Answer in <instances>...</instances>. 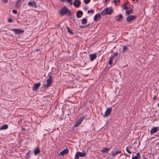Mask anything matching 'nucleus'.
<instances>
[{
  "mask_svg": "<svg viewBox=\"0 0 159 159\" xmlns=\"http://www.w3.org/2000/svg\"><path fill=\"white\" fill-rule=\"evenodd\" d=\"M77 154L79 157H84L86 156L85 153H82L80 152H77L76 153Z\"/></svg>",
  "mask_w": 159,
  "mask_h": 159,
  "instance_id": "obj_15",
  "label": "nucleus"
},
{
  "mask_svg": "<svg viewBox=\"0 0 159 159\" xmlns=\"http://www.w3.org/2000/svg\"><path fill=\"white\" fill-rule=\"evenodd\" d=\"M34 86L33 87V90L36 91L41 85V84L40 83H38L37 84H34Z\"/></svg>",
  "mask_w": 159,
  "mask_h": 159,
  "instance_id": "obj_9",
  "label": "nucleus"
},
{
  "mask_svg": "<svg viewBox=\"0 0 159 159\" xmlns=\"http://www.w3.org/2000/svg\"><path fill=\"white\" fill-rule=\"evenodd\" d=\"M157 106H158V107H159V103L158 104H157Z\"/></svg>",
  "mask_w": 159,
  "mask_h": 159,
  "instance_id": "obj_47",
  "label": "nucleus"
},
{
  "mask_svg": "<svg viewBox=\"0 0 159 159\" xmlns=\"http://www.w3.org/2000/svg\"><path fill=\"white\" fill-rule=\"evenodd\" d=\"M7 21L8 22L11 23L12 22L13 20L11 18H10L8 19Z\"/></svg>",
  "mask_w": 159,
  "mask_h": 159,
  "instance_id": "obj_35",
  "label": "nucleus"
},
{
  "mask_svg": "<svg viewBox=\"0 0 159 159\" xmlns=\"http://www.w3.org/2000/svg\"><path fill=\"white\" fill-rule=\"evenodd\" d=\"M112 111V108L111 107H108L106 109L104 114L103 115L104 117H106L109 116L111 114Z\"/></svg>",
  "mask_w": 159,
  "mask_h": 159,
  "instance_id": "obj_4",
  "label": "nucleus"
},
{
  "mask_svg": "<svg viewBox=\"0 0 159 159\" xmlns=\"http://www.w3.org/2000/svg\"><path fill=\"white\" fill-rule=\"evenodd\" d=\"M79 157L78 156V155L76 154L74 159H79Z\"/></svg>",
  "mask_w": 159,
  "mask_h": 159,
  "instance_id": "obj_39",
  "label": "nucleus"
},
{
  "mask_svg": "<svg viewBox=\"0 0 159 159\" xmlns=\"http://www.w3.org/2000/svg\"><path fill=\"white\" fill-rule=\"evenodd\" d=\"M12 12L15 14H16L17 13V11L16 10H13L12 11Z\"/></svg>",
  "mask_w": 159,
  "mask_h": 159,
  "instance_id": "obj_36",
  "label": "nucleus"
},
{
  "mask_svg": "<svg viewBox=\"0 0 159 159\" xmlns=\"http://www.w3.org/2000/svg\"><path fill=\"white\" fill-rule=\"evenodd\" d=\"M123 18V16L121 14H120L116 17V20L117 21H119L121 19Z\"/></svg>",
  "mask_w": 159,
  "mask_h": 159,
  "instance_id": "obj_21",
  "label": "nucleus"
},
{
  "mask_svg": "<svg viewBox=\"0 0 159 159\" xmlns=\"http://www.w3.org/2000/svg\"><path fill=\"white\" fill-rule=\"evenodd\" d=\"M117 1V0H114L113 2L114 3H116Z\"/></svg>",
  "mask_w": 159,
  "mask_h": 159,
  "instance_id": "obj_42",
  "label": "nucleus"
},
{
  "mask_svg": "<svg viewBox=\"0 0 159 159\" xmlns=\"http://www.w3.org/2000/svg\"><path fill=\"white\" fill-rule=\"evenodd\" d=\"M83 13L82 11H78L76 12V16L78 18H80V16H79V15H81V16H82L83 15Z\"/></svg>",
  "mask_w": 159,
  "mask_h": 159,
  "instance_id": "obj_19",
  "label": "nucleus"
},
{
  "mask_svg": "<svg viewBox=\"0 0 159 159\" xmlns=\"http://www.w3.org/2000/svg\"><path fill=\"white\" fill-rule=\"evenodd\" d=\"M101 18V16L100 15L96 14L94 17V20L95 21H97L98 20V19H99Z\"/></svg>",
  "mask_w": 159,
  "mask_h": 159,
  "instance_id": "obj_20",
  "label": "nucleus"
},
{
  "mask_svg": "<svg viewBox=\"0 0 159 159\" xmlns=\"http://www.w3.org/2000/svg\"><path fill=\"white\" fill-rule=\"evenodd\" d=\"M143 159H147V158L145 157H143Z\"/></svg>",
  "mask_w": 159,
  "mask_h": 159,
  "instance_id": "obj_46",
  "label": "nucleus"
},
{
  "mask_svg": "<svg viewBox=\"0 0 159 159\" xmlns=\"http://www.w3.org/2000/svg\"><path fill=\"white\" fill-rule=\"evenodd\" d=\"M132 11V10L131 9L129 10L126 11V12L127 15H129L131 13Z\"/></svg>",
  "mask_w": 159,
  "mask_h": 159,
  "instance_id": "obj_30",
  "label": "nucleus"
},
{
  "mask_svg": "<svg viewBox=\"0 0 159 159\" xmlns=\"http://www.w3.org/2000/svg\"><path fill=\"white\" fill-rule=\"evenodd\" d=\"M115 3V5H117V4H116V3Z\"/></svg>",
  "mask_w": 159,
  "mask_h": 159,
  "instance_id": "obj_49",
  "label": "nucleus"
},
{
  "mask_svg": "<svg viewBox=\"0 0 159 159\" xmlns=\"http://www.w3.org/2000/svg\"><path fill=\"white\" fill-rule=\"evenodd\" d=\"M156 96H155L153 97V100H156Z\"/></svg>",
  "mask_w": 159,
  "mask_h": 159,
  "instance_id": "obj_40",
  "label": "nucleus"
},
{
  "mask_svg": "<svg viewBox=\"0 0 159 159\" xmlns=\"http://www.w3.org/2000/svg\"><path fill=\"white\" fill-rule=\"evenodd\" d=\"M67 31L70 34H73V32L72 31H71L70 28L69 27H67L66 28Z\"/></svg>",
  "mask_w": 159,
  "mask_h": 159,
  "instance_id": "obj_28",
  "label": "nucleus"
},
{
  "mask_svg": "<svg viewBox=\"0 0 159 159\" xmlns=\"http://www.w3.org/2000/svg\"><path fill=\"white\" fill-rule=\"evenodd\" d=\"M84 118V116H82L81 117L79 120L75 123V127H77L81 123Z\"/></svg>",
  "mask_w": 159,
  "mask_h": 159,
  "instance_id": "obj_6",
  "label": "nucleus"
},
{
  "mask_svg": "<svg viewBox=\"0 0 159 159\" xmlns=\"http://www.w3.org/2000/svg\"><path fill=\"white\" fill-rule=\"evenodd\" d=\"M123 8L124 9L127 10L128 9V7L127 6L126 4L125 3H124L123 5Z\"/></svg>",
  "mask_w": 159,
  "mask_h": 159,
  "instance_id": "obj_26",
  "label": "nucleus"
},
{
  "mask_svg": "<svg viewBox=\"0 0 159 159\" xmlns=\"http://www.w3.org/2000/svg\"><path fill=\"white\" fill-rule=\"evenodd\" d=\"M81 4V2L79 0H75L74 2V6L77 7H79Z\"/></svg>",
  "mask_w": 159,
  "mask_h": 159,
  "instance_id": "obj_11",
  "label": "nucleus"
},
{
  "mask_svg": "<svg viewBox=\"0 0 159 159\" xmlns=\"http://www.w3.org/2000/svg\"><path fill=\"white\" fill-rule=\"evenodd\" d=\"M158 134H159V132L158 133Z\"/></svg>",
  "mask_w": 159,
  "mask_h": 159,
  "instance_id": "obj_50",
  "label": "nucleus"
},
{
  "mask_svg": "<svg viewBox=\"0 0 159 159\" xmlns=\"http://www.w3.org/2000/svg\"><path fill=\"white\" fill-rule=\"evenodd\" d=\"M85 27V26H80V27L81 28H83Z\"/></svg>",
  "mask_w": 159,
  "mask_h": 159,
  "instance_id": "obj_41",
  "label": "nucleus"
},
{
  "mask_svg": "<svg viewBox=\"0 0 159 159\" xmlns=\"http://www.w3.org/2000/svg\"><path fill=\"white\" fill-rule=\"evenodd\" d=\"M131 148L130 146H128V147H126V151L129 154H131V152L129 151V149Z\"/></svg>",
  "mask_w": 159,
  "mask_h": 159,
  "instance_id": "obj_27",
  "label": "nucleus"
},
{
  "mask_svg": "<svg viewBox=\"0 0 159 159\" xmlns=\"http://www.w3.org/2000/svg\"><path fill=\"white\" fill-rule=\"evenodd\" d=\"M90 12H91V13H94V11L93 10V9H92L90 10H88L87 11V13H89Z\"/></svg>",
  "mask_w": 159,
  "mask_h": 159,
  "instance_id": "obj_34",
  "label": "nucleus"
},
{
  "mask_svg": "<svg viewBox=\"0 0 159 159\" xmlns=\"http://www.w3.org/2000/svg\"><path fill=\"white\" fill-rule=\"evenodd\" d=\"M90 0H84V2L85 3L88 4L90 2Z\"/></svg>",
  "mask_w": 159,
  "mask_h": 159,
  "instance_id": "obj_33",
  "label": "nucleus"
},
{
  "mask_svg": "<svg viewBox=\"0 0 159 159\" xmlns=\"http://www.w3.org/2000/svg\"><path fill=\"white\" fill-rule=\"evenodd\" d=\"M8 126L7 125L5 124L0 128V130L6 129L8 128Z\"/></svg>",
  "mask_w": 159,
  "mask_h": 159,
  "instance_id": "obj_22",
  "label": "nucleus"
},
{
  "mask_svg": "<svg viewBox=\"0 0 159 159\" xmlns=\"http://www.w3.org/2000/svg\"><path fill=\"white\" fill-rule=\"evenodd\" d=\"M21 3V0H19L16 2L15 6L16 8H19L20 7V5Z\"/></svg>",
  "mask_w": 159,
  "mask_h": 159,
  "instance_id": "obj_17",
  "label": "nucleus"
},
{
  "mask_svg": "<svg viewBox=\"0 0 159 159\" xmlns=\"http://www.w3.org/2000/svg\"><path fill=\"white\" fill-rule=\"evenodd\" d=\"M46 82L47 84L45 85V87L47 88L50 87L52 85V77L51 75L49 76L48 79L47 80Z\"/></svg>",
  "mask_w": 159,
  "mask_h": 159,
  "instance_id": "obj_3",
  "label": "nucleus"
},
{
  "mask_svg": "<svg viewBox=\"0 0 159 159\" xmlns=\"http://www.w3.org/2000/svg\"><path fill=\"white\" fill-rule=\"evenodd\" d=\"M2 1L4 3H7L8 1V0H2Z\"/></svg>",
  "mask_w": 159,
  "mask_h": 159,
  "instance_id": "obj_37",
  "label": "nucleus"
},
{
  "mask_svg": "<svg viewBox=\"0 0 159 159\" xmlns=\"http://www.w3.org/2000/svg\"><path fill=\"white\" fill-rule=\"evenodd\" d=\"M11 30L13 31L16 34H22L24 32V31L23 30L19 29H12Z\"/></svg>",
  "mask_w": 159,
  "mask_h": 159,
  "instance_id": "obj_5",
  "label": "nucleus"
},
{
  "mask_svg": "<svg viewBox=\"0 0 159 159\" xmlns=\"http://www.w3.org/2000/svg\"><path fill=\"white\" fill-rule=\"evenodd\" d=\"M159 128L157 127H153L151 129L150 131V134L151 135L157 132Z\"/></svg>",
  "mask_w": 159,
  "mask_h": 159,
  "instance_id": "obj_8",
  "label": "nucleus"
},
{
  "mask_svg": "<svg viewBox=\"0 0 159 159\" xmlns=\"http://www.w3.org/2000/svg\"><path fill=\"white\" fill-rule=\"evenodd\" d=\"M136 16L135 15L129 16L127 17L126 20L128 22H130L136 18Z\"/></svg>",
  "mask_w": 159,
  "mask_h": 159,
  "instance_id": "obj_7",
  "label": "nucleus"
},
{
  "mask_svg": "<svg viewBox=\"0 0 159 159\" xmlns=\"http://www.w3.org/2000/svg\"><path fill=\"white\" fill-rule=\"evenodd\" d=\"M90 60L91 61H93L97 57L96 54L95 53L89 55Z\"/></svg>",
  "mask_w": 159,
  "mask_h": 159,
  "instance_id": "obj_14",
  "label": "nucleus"
},
{
  "mask_svg": "<svg viewBox=\"0 0 159 159\" xmlns=\"http://www.w3.org/2000/svg\"><path fill=\"white\" fill-rule=\"evenodd\" d=\"M128 50V48H127V47L126 46H124L123 47V52H125V51H127Z\"/></svg>",
  "mask_w": 159,
  "mask_h": 159,
  "instance_id": "obj_29",
  "label": "nucleus"
},
{
  "mask_svg": "<svg viewBox=\"0 0 159 159\" xmlns=\"http://www.w3.org/2000/svg\"><path fill=\"white\" fill-rule=\"evenodd\" d=\"M121 151L120 150H117V151L115 152L114 153H113L112 154V155L113 156H114L115 155H116L117 154H118L119 153H121Z\"/></svg>",
  "mask_w": 159,
  "mask_h": 159,
  "instance_id": "obj_24",
  "label": "nucleus"
},
{
  "mask_svg": "<svg viewBox=\"0 0 159 159\" xmlns=\"http://www.w3.org/2000/svg\"><path fill=\"white\" fill-rule=\"evenodd\" d=\"M61 0L62 1H66V0Z\"/></svg>",
  "mask_w": 159,
  "mask_h": 159,
  "instance_id": "obj_48",
  "label": "nucleus"
},
{
  "mask_svg": "<svg viewBox=\"0 0 159 159\" xmlns=\"http://www.w3.org/2000/svg\"><path fill=\"white\" fill-rule=\"evenodd\" d=\"M87 22V20L86 18H83L82 20V24L83 25L85 24Z\"/></svg>",
  "mask_w": 159,
  "mask_h": 159,
  "instance_id": "obj_25",
  "label": "nucleus"
},
{
  "mask_svg": "<svg viewBox=\"0 0 159 159\" xmlns=\"http://www.w3.org/2000/svg\"><path fill=\"white\" fill-rule=\"evenodd\" d=\"M117 2L118 3H119L120 2V0H117Z\"/></svg>",
  "mask_w": 159,
  "mask_h": 159,
  "instance_id": "obj_43",
  "label": "nucleus"
},
{
  "mask_svg": "<svg viewBox=\"0 0 159 159\" xmlns=\"http://www.w3.org/2000/svg\"><path fill=\"white\" fill-rule=\"evenodd\" d=\"M59 13L61 15H64L66 14L68 16H70L71 15V11L66 7H63L60 11Z\"/></svg>",
  "mask_w": 159,
  "mask_h": 159,
  "instance_id": "obj_1",
  "label": "nucleus"
},
{
  "mask_svg": "<svg viewBox=\"0 0 159 159\" xmlns=\"http://www.w3.org/2000/svg\"><path fill=\"white\" fill-rule=\"evenodd\" d=\"M30 156V151L26 155L25 157L27 158H29Z\"/></svg>",
  "mask_w": 159,
  "mask_h": 159,
  "instance_id": "obj_31",
  "label": "nucleus"
},
{
  "mask_svg": "<svg viewBox=\"0 0 159 159\" xmlns=\"http://www.w3.org/2000/svg\"><path fill=\"white\" fill-rule=\"evenodd\" d=\"M118 52H116L114 53V55L113 56H111L112 57H114V58H116V57H117V56L118 55Z\"/></svg>",
  "mask_w": 159,
  "mask_h": 159,
  "instance_id": "obj_32",
  "label": "nucleus"
},
{
  "mask_svg": "<svg viewBox=\"0 0 159 159\" xmlns=\"http://www.w3.org/2000/svg\"><path fill=\"white\" fill-rule=\"evenodd\" d=\"M28 5L29 6L32 7H34L35 8L37 7V5H36L35 2L34 1H33V2H28Z\"/></svg>",
  "mask_w": 159,
  "mask_h": 159,
  "instance_id": "obj_12",
  "label": "nucleus"
},
{
  "mask_svg": "<svg viewBox=\"0 0 159 159\" xmlns=\"http://www.w3.org/2000/svg\"><path fill=\"white\" fill-rule=\"evenodd\" d=\"M114 57H112L111 56L109 58V61H108V63L110 65H111L112 64V61L114 59Z\"/></svg>",
  "mask_w": 159,
  "mask_h": 159,
  "instance_id": "obj_23",
  "label": "nucleus"
},
{
  "mask_svg": "<svg viewBox=\"0 0 159 159\" xmlns=\"http://www.w3.org/2000/svg\"><path fill=\"white\" fill-rule=\"evenodd\" d=\"M89 25H90V24H89V25H86V26H85V27H86L88 26H89Z\"/></svg>",
  "mask_w": 159,
  "mask_h": 159,
  "instance_id": "obj_44",
  "label": "nucleus"
},
{
  "mask_svg": "<svg viewBox=\"0 0 159 159\" xmlns=\"http://www.w3.org/2000/svg\"><path fill=\"white\" fill-rule=\"evenodd\" d=\"M66 1L68 2H70V4L71 5L72 4V3L71 2L72 0H66Z\"/></svg>",
  "mask_w": 159,
  "mask_h": 159,
  "instance_id": "obj_38",
  "label": "nucleus"
},
{
  "mask_svg": "<svg viewBox=\"0 0 159 159\" xmlns=\"http://www.w3.org/2000/svg\"><path fill=\"white\" fill-rule=\"evenodd\" d=\"M113 11L112 9H110L109 8H107L104 9L103 11L101 12V14L102 16L110 14Z\"/></svg>",
  "mask_w": 159,
  "mask_h": 159,
  "instance_id": "obj_2",
  "label": "nucleus"
},
{
  "mask_svg": "<svg viewBox=\"0 0 159 159\" xmlns=\"http://www.w3.org/2000/svg\"><path fill=\"white\" fill-rule=\"evenodd\" d=\"M110 148H104L101 151L102 153H107L110 150Z\"/></svg>",
  "mask_w": 159,
  "mask_h": 159,
  "instance_id": "obj_16",
  "label": "nucleus"
},
{
  "mask_svg": "<svg viewBox=\"0 0 159 159\" xmlns=\"http://www.w3.org/2000/svg\"><path fill=\"white\" fill-rule=\"evenodd\" d=\"M109 0H105V2H107Z\"/></svg>",
  "mask_w": 159,
  "mask_h": 159,
  "instance_id": "obj_45",
  "label": "nucleus"
},
{
  "mask_svg": "<svg viewBox=\"0 0 159 159\" xmlns=\"http://www.w3.org/2000/svg\"><path fill=\"white\" fill-rule=\"evenodd\" d=\"M140 158V154L139 153H137L136 155L132 157V159H139Z\"/></svg>",
  "mask_w": 159,
  "mask_h": 159,
  "instance_id": "obj_18",
  "label": "nucleus"
},
{
  "mask_svg": "<svg viewBox=\"0 0 159 159\" xmlns=\"http://www.w3.org/2000/svg\"><path fill=\"white\" fill-rule=\"evenodd\" d=\"M40 151L39 146H38L34 150V153L35 155H37L38 154L40 153Z\"/></svg>",
  "mask_w": 159,
  "mask_h": 159,
  "instance_id": "obj_10",
  "label": "nucleus"
},
{
  "mask_svg": "<svg viewBox=\"0 0 159 159\" xmlns=\"http://www.w3.org/2000/svg\"><path fill=\"white\" fill-rule=\"evenodd\" d=\"M69 152V150L67 148L64 150L62 151L60 153V155H64L65 154H67Z\"/></svg>",
  "mask_w": 159,
  "mask_h": 159,
  "instance_id": "obj_13",
  "label": "nucleus"
}]
</instances>
